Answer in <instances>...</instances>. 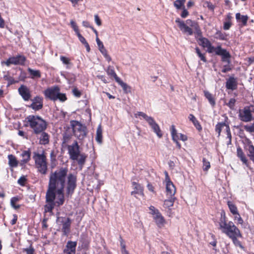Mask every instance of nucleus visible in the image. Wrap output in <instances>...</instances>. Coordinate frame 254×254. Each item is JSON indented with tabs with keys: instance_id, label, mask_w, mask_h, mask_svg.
<instances>
[{
	"instance_id": "45",
	"label": "nucleus",
	"mask_w": 254,
	"mask_h": 254,
	"mask_svg": "<svg viewBox=\"0 0 254 254\" xmlns=\"http://www.w3.org/2000/svg\"><path fill=\"white\" fill-rule=\"evenodd\" d=\"M134 116L135 118H137V117H142L147 122H148L151 119V117L148 116L146 114L142 112H137L136 113L134 114Z\"/></svg>"
},
{
	"instance_id": "31",
	"label": "nucleus",
	"mask_w": 254,
	"mask_h": 254,
	"mask_svg": "<svg viewBox=\"0 0 254 254\" xmlns=\"http://www.w3.org/2000/svg\"><path fill=\"white\" fill-rule=\"evenodd\" d=\"M21 156L23 158V159L21 160V162H23L24 164L27 163L30 160V150L28 149L27 150L23 151L21 154Z\"/></svg>"
},
{
	"instance_id": "7",
	"label": "nucleus",
	"mask_w": 254,
	"mask_h": 254,
	"mask_svg": "<svg viewBox=\"0 0 254 254\" xmlns=\"http://www.w3.org/2000/svg\"><path fill=\"white\" fill-rule=\"evenodd\" d=\"M79 145L76 141H75L72 145H68V150L70 158L72 160H77L79 156Z\"/></svg>"
},
{
	"instance_id": "14",
	"label": "nucleus",
	"mask_w": 254,
	"mask_h": 254,
	"mask_svg": "<svg viewBox=\"0 0 254 254\" xmlns=\"http://www.w3.org/2000/svg\"><path fill=\"white\" fill-rule=\"evenodd\" d=\"M175 22L178 24L179 28L184 33H188L189 35H192V30L187 26V24L185 23L184 21L181 20L179 18H177L176 19Z\"/></svg>"
},
{
	"instance_id": "15",
	"label": "nucleus",
	"mask_w": 254,
	"mask_h": 254,
	"mask_svg": "<svg viewBox=\"0 0 254 254\" xmlns=\"http://www.w3.org/2000/svg\"><path fill=\"white\" fill-rule=\"evenodd\" d=\"M148 124L153 129V131L156 134L158 137L161 138L162 137L163 134L160 128L159 125L156 123L154 119H151L147 122Z\"/></svg>"
},
{
	"instance_id": "42",
	"label": "nucleus",
	"mask_w": 254,
	"mask_h": 254,
	"mask_svg": "<svg viewBox=\"0 0 254 254\" xmlns=\"http://www.w3.org/2000/svg\"><path fill=\"white\" fill-rule=\"evenodd\" d=\"M15 56L9 57L6 61H3L2 64H4L6 66H9L11 64L16 65Z\"/></svg>"
},
{
	"instance_id": "20",
	"label": "nucleus",
	"mask_w": 254,
	"mask_h": 254,
	"mask_svg": "<svg viewBox=\"0 0 254 254\" xmlns=\"http://www.w3.org/2000/svg\"><path fill=\"white\" fill-rule=\"evenodd\" d=\"M132 185L134 187V190L131 192V195H134L135 194H138L140 195H143V187L139 184L136 183L135 182H132Z\"/></svg>"
},
{
	"instance_id": "9",
	"label": "nucleus",
	"mask_w": 254,
	"mask_h": 254,
	"mask_svg": "<svg viewBox=\"0 0 254 254\" xmlns=\"http://www.w3.org/2000/svg\"><path fill=\"white\" fill-rule=\"evenodd\" d=\"M32 103L28 106V107L35 111H39L43 107V98L40 96H36L31 99Z\"/></svg>"
},
{
	"instance_id": "46",
	"label": "nucleus",
	"mask_w": 254,
	"mask_h": 254,
	"mask_svg": "<svg viewBox=\"0 0 254 254\" xmlns=\"http://www.w3.org/2000/svg\"><path fill=\"white\" fill-rule=\"evenodd\" d=\"M237 238L238 237H234L233 238L231 239L235 245V246L240 247L242 249H244V247L242 245L241 242L238 240Z\"/></svg>"
},
{
	"instance_id": "35",
	"label": "nucleus",
	"mask_w": 254,
	"mask_h": 254,
	"mask_svg": "<svg viewBox=\"0 0 254 254\" xmlns=\"http://www.w3.org/2000/svg\"><path fill=\"white\" fill-rule=\"evenodd\" d=\"M16 65H24L26 60V57L23 55H17L15 56Z\"/></svg>"
},
{
	"instance_id": "47",
	"label": "nucleus",
	"mask_w": 254,
	"mask_h": 254,
	"mask_svg": "<svg viewBox=\"0 0 254 254\" xmlns=\"http://www.w3.org/2000/svg\"><path fill=\"white\" fill-rule=\"evenodd\" d=\"M59 100L61 102H64L67 100L65 94L61 93L60 91L58 92V95L56 97V100Z\"/></svg>"
},
{
	"instance_id": "21",
	"label": "nucleus",
	"mask_w": 254,
	"mask_h": 254,
	"mask_svg": "<svg viewBox=\"0 0 254 254\" xmlns=\"http://www.w3.org/2000/svg\"><path fill=\"white\" fill-rule=\"evenodd\" d=\"M166 183L167 195L169 196H174V194L176 192V188L173 182L170 181V183Z\"/></svg>"
},
{
	"instance_id": "58",
	"label": "nucleus",
	"mask_w": 254,
	"mask_h": 254,
	"mask_svg": "<svg viewBox=\"0 0 254 254\" xmlns=\"http://www.w3.org/2000/svg\"><path fill=\"white\" fill-rule=\"evenodd\" d=\"M79 40L84 45L87 43V41L86 39L82 36V35L80 33V32H77V33L76 34Z\"/></svg>"
},
{
	"instance_id": "25",
	"label": "nucleus",
	"mask_w": 254,
	"mask_h": 254,
	"mask_svg": "<svg viewBox=\"0 0 254 254\" xmlns=\"http://www.w3.org/2000/svg\"><path fill=\"white\" fill-rule=\"evenodd\" d=\"M60 60L62 62L63 64L65 65L66 69H70L73 66V63L71 62V59L68 57L61 56Z\"/></svg>"
},
{
	"instance_id": "63",
	"label": "nucleus",
	"mask_w": 254,
	"mask_h": 254,
	"mask_svg": "<svg viewBox=\"0 0 254 254\" xmlns=\"http://www.w3.org/2000/svg\"><path fill=\"white\" fill-rule=\"evenodd\" d=\"M193 125L196 127V128L198 130L200 131L202 130V127L199 123V122L196 120L195 121L192 122Z\"/></svg>"
},
{
	"instance_id": "22",
	"label": "nucleus",
	"mask_w": 254,
	"mask_h": 254,
	"mask_svg": "<svg viewBox=\"0 0 254 254\" xmlns=\"http://www.w3.org/2000/svg\"><path fill=\"white\" fill-rule=\"evenodd\" d=\"M245 149L248 151V156L254 163V146L252 144L251 141H250L248 145L245 147Z\"/></svg>"
},
{
	"instance_id": "23",
	"label": "nucleus",
	"mask_w": 254,
	"mask_h": 254,
	"mask_svg": "<svg viewBox=\"0 0 254 254\" xmlns=\"http://www.w3.org/2000/svg\"><path fill=\"white\" fill-rule=\"evenodd\" d=\"M153 218L159 227H161L165 223V219L159 211H157L156 214L154 215Z\"/></svg>"
},
{
	"instance_id": "1",
	"label": "nucleus",
	"mask_w": 254,
	"mask_h": 254,
	"mask_svg": "<svg viewBox=\"0 0 254 254\" xmlns=\"http://www.w3.org/2000/svg\"><path fill=\"white\" fill-rule=\"evenodd\" d=\"M67 167H61L54 172H51L49 177L48 189L46 193L45 212H52L55 207H60L64 202V189L66 178H67L66 194L72 195L76 188V176L73 174H67Z\"/></svg>"
},
{
	"instance_id": "6",
	"label": "nucleus",
	"mask_w": 254,
	"mask_h": 254,
	"mask_svg": "<svg viewBox=\"0 0 254 254\" xmlns=\"http://www.w3.org/2000/svg\"><path fill=\"white\" fill-rule=\"evenodd\" d=\"M206 48H207V52L208 53H212L213 52H215L216 55L222 57L223 60H224V59H226L227 56L226 52L227 51L225 49H223L221 46H217L215 47L210 44V45L208 44V46Z\"/></svg>"
},
{
	"instance_id": "41",
	"label": "nucleus",
	"mask_w": 254,
	"mask_h": 254,
	"mask_svg": "<svg viewBox=\"0 0 254 254\" xmlns=\"http://www.w3.org/2000/svg\"><path fill=\"white\" fill-rule=\"evenodd\" d=\"M19 200V198L17 196L12 197L10 199L11 206L15 209H18L20 207V205L16 204V202Z\"/></svg>"
},
{
	"instance_id": "4",
	"label": "nucleus",
	"mask_w": 254,
	"mask_h": 254,
	"mask_svg": "<svg viewBox=\"0 0 254 254\" xmlns=\"http://www.w3.org/2000/svg\"><path fill=\"white\" fill-rule=\"evenodd\" d=\"M253 105L248 106L244 107L243 113H241L242 110H239V118L243 122H249L253 120V116L252 112L254 110L251 109Z\"/></svg>"
},
{
	"instance_id": "55",
	"label": "nucleus",
	"mask_w": 254,
	"mask_h": 254,
	"mask_svg": "<svg viewBox=\"0 0 254 254\" xmlns=\"http://www.w3.org/2000/svg\"><path fill=\"white\" fill-rule=\"evenodd\" d=\"M245 129L249 132H254V125L248 126L245 125L244 126Z\"/></svg>"
},
{
	"instance_id": "34",
	"label": "nucleus",
	"mask_w": 254,
	"mask_h": 254,
	"mask_svg": "<svg viewBox=\"0 0 254 254\" xmlns=\"http://www.w3.org/2000/svg\"><path fill=\"white\" fill-rule=\"evenodd\" d=\"M226 217L225 215V213L224 211H222L221 213V218L219 222V229L220 230L223 229V227H225L226 226Z\"/></svg>"
},
{
	"instance_id": "16",
	"label": "nucleus",
	"mask_w": 254,
	"mask_h": 254,
	"mask_svg": "<svg viewBox=\"0 0 254 254\" xmlns=\"http://www.w3.org/2000/svg\"><path fill=\"white\" fill-rule=\"evenodd\" d=\"M238 87L237 78L234 76H230L226 82V88L227 89L233 91L236 90Z\"/></svg>"
},
{
	"instance_id": "57",
	"label": "nucleus",
	"mask_w": 254,
	"mask_h": 254,
	"mask_svg": "<svg viewBox=\"0 0 254 254\" xmlns=\"http://www.w3.org/2000/svg\"><path fill=\"white\" fill-rule=\"evenodd\" d=\"M119 239L120 242V246L121 247V251L126 250L125 242L121 235H120Z\"/></svg>"
},
{
	"instance_id": "61",
	"label": "nucleus",
	"mask_w": 254,
	"mask_h": 254,
	"mask_svg": "<svg viewBox=\"0 0 254 254\" xmlns=\"http://www.w3.org/2000/svg\"><path fill=\"white\" fill-rule=\"evenodd\" d=\"M186 23L187 24L189 25V26L195 27L196 25H198L197 23L194 21L191 20V19H188L186 20Z\"/></svg>"
},
{
	"instance_id": "48",
	"label": "nucleus",
	"mask_w": 254,
	"mask_h": 254,
	"mask_svg": "<svg viewBox=\"0 0 254 254\" xmlns=\"http://www.w3.org/2000/svg\"><path fill=\"white\" fill-rule=\"evenodd\" d=\"M194 29H195L194 33L196 35L195 37L196 38H197V37L203 38L202 32L201 31V29H200L198 24L195 25V27H194Z\"/></svg>"
},
{
	"instance_id": "53",
	"label": "nucleus",
	"mask_w": 254,
	"mask_h": 254,
	"mask_svg": "<svg viewBox=\"0 0 254 254\" xmlns=\"http://www.w3.org/2000/svg\"><path fill=\"white\" fill-rule=\"evenodd\" d=\"M27 180L25 176H22L20 177V178L18 180L17 183L21 186H24L26 183Z\"/></svg>"
},
{
	"instance_id": "18",
	"label": "nucleus",
	"mask_w": 254,
	"mask_h": 254,
	"mask_svg": "<svg viewBox=\"0 0 254 254\" xmlns=\"http://www.w3.org/2000/svg\"><path fill=\"white\" fill-rule=\"evenodd\" d=\"M33 158L35 160L36 166L40 164H44V163H47L46 157L44 153L40 154L38 153L34 152Z\"/></svg>"
},
{
	"instance_id": "10",
	"label": "nucleus",
	"mask_w": 254,
	"mask_h": 254,
	"mask_svg": "<svg viewBox=\"0 0 254 254\" xmlns=\"http://www.w3.org/2000/svg\"><path fill=\"white\" fill-rule=\"evenodd\" d=\"M226 59H224V60H223L222 57H221V62L223 63H226V64L223 65V69L221 70V71L223 73H226L228 71L232 70V69L231 61V55L228 51L226 52Z\"/></svg>"
},
{
	"instance_id": "19",
	"label": "nucleus",
	"mask_w": 254,
	"mask_h": 254,
	"mask_svg": "<svg viewBox=\"0 0 254 254\" xmlns=\"http://www.w3.org/2000/svg\"><path fill=\"white\" fill-rule=\"evenodd\" d=\"M236 19L237 21L239 23L241 27L245 26L247 25V22L249 17L247 15H242L240 13L236 14Z\"/></svg>"
},
{
	"instance_id": "40",
	"label": "nucleus",
	"mask_w": 254,
	"mask_h": 254,
	"mask_svg": "<svg viewBox=\"0 0 254 254\" xmlns=\"http://www.w3.org/2000/svg\"><path fill=\"white\" fill-rule=\"evenodd\" d=\"M175 197L174 196H169V198L164 201V205L165 207H170L173 206Z\"/></svg>"
},
{
	"instance_id": "54",
	"label": "nucleus",
	"mask_w": 254,
	"mask_h": 254,
	"mask_svg": "<svg viewBox=\"0 0 254 254\" xmlns=\"http://www.w3.org/2000/svg\"><path fill=\"white\" fill-rule=\"evenodd\" d=\"M174 6L178 9H180L183 7L182 3L181 2L180 0H176L174 2Z\"/></svg>"
},
{
	"instance_id": "39",
	"label": "nucleus",
	"mask_w": 254,
	"mask_h": 254,
	"mask_svg": "<svg viewBox=\"0 0 254 254\" xmlns=\"http://www.w3.org/2000/svg\"><path fill=\"white\" fill-rule=\"evenodd\" d=\"M195 50L197 56L204 63H206L207 60L205 56V53H202L199 48L197 47H195Z\"/></svg>"
},
{
	"instance_id": "26",
	"label": "nucleus",
	"mask_w": 254,
	"mask_h": 254,
	"mask_svg": "<svg viewBox=\"0 0 254 254\" xmlns=\"http://www.w3.org/2000/svg\"><path fill=\"white\" fill-rule=\"evenodd\" d=\"M103 129L101 125L100 124L96 129V142L101 144L103 143Z\"/></svg>"
},
{
	"instance_id": "2",
	"label": "nucleus",
	"mask_w": 254,
	"mask_h": 254,
	"mask_svg": "<svg viewBox=\"0 0 254 254\" xmlns=\"http://www.w3.org/2000/svg\"><path fill=\"white\" fill-rule=\"evenodd\" d=\"M26 120L29 124V126L33 129L36 134H40L44 131L47 127V122L40 116L29 115L26 118Z\"/></svg>"
},
{
	"instance_id": "12",
	"label": "nucleus",
	"mask_w": 254,
	"mask_h": 254,
	"mask_svg": "<svg viewBox=\"0 0 254 254\" xmlns=\"http://www.w3.org/2000/svg\"><path fill=\"white\" fill-rule=\"evenodd\" d=\"M18 92L24 101H28L31 99V94L29 88L27 86L21 85L18 88Z\"/></svg>"
},
{
	"instance_id": "13",
	"label": "nucleus",
	"mask_w": 254,
	"mask_h": 254,
	"mask_svg": "<svg viewBox=\"0 0 254 254\" xmlns=\"http://www.w3.org/2000/svg\"><path fill=\"white\" fill-rule=\"evenodd\" d=\"M76 246V242L68 241L64 250V254H75Z\"/></svg>"
},
{
	"instance_id": "5",
	"label": "nucleus",
	"mask_w": 254,
	"mask_h": 254,
	"mask_svg": "<svg viewBox=\"0 0 254 254\" xmlns=\"http://www.w3.org/2000/svg\"><path fill=\"white\" fill-rule=\"evenodd\" d=\"M59 91H60V87L58 86H55L46 89L44 91V94L46 99L55 101Z\"/></svg>"
},
{
	"instance_id": "24",
	"label": "nucleus",
	"mask_w": 254,
	"mask_h": 254,
	"mask_svg": "<svg viewBox=\"0 0 254 254\" xmlns=\"http://www.w3.org/2000/svg\"><path fill=\"white\" fill-rule=\"evenodd\" d=\"M39 138L40 144L42 145H46L49 143L50 136L48 133L43 131Z\"/></svg>"
},
{
	"instance_id": "11",
	"label": "nucleus",
	"mask_w": 254,
	"mask_h": 254,
	"mask_svg": "<svg viewBox=\"0 0 254 254\" xmlns=\"http://www.w3.org/2000/svg\"><path fill=\"white\" fill-rule=\"evenodd\" d=\"M96 43L98 46V48L102 54L104 56L105 59L108 62L111 60L110 56L108 54V52L105 48L103 42L98 37V32L96 31Z\"/></svg>"
},
{
	"instance_id": "30",
	"label": "nucleus",
	"mask_w": 254,
	"mask_h": 254,
	"mask_svg": "<svg viewBox=\"0 0 254 254\" xmlns=\"http://www.w3.org/2000/svg\"><path fill=\"white\" fill-rule=\"evenodd\" d=\"M27 70L30 73L31 78L32 79L39 78L41 76V72L39 70H34L29 67L28 68Z\"/></svg>"
},
{
	"instance_id": "33",
	"label": "nucleus",
	"mask_w": 254,
	"mask_h": 254,
	"mask_svg": "<svg viewBox=\"0 0 254 254\" xmlns=\"http://www.w3.org/2000/svg\"><path fill=\"white\" fill-rule=\"evenodd\" d=\"M107 72L111 77H114L117 82L120 79V78L119 77L116 73L113 67L111 66H109Z\"/></svg>"
},
{
	"instance_id": "27",
	"label": "nucleus",
	"mask_w": 254,
	"mask_h": 254,
	"mask_svg": "<svg viewBox=\"0 0 254 254\" xmlns=\"http://www.w3.org/2000/svg\"><path fill=\"white\" fill-rule=\"evenodd\" d=\"M204 95L205 97L208 100L211 106L213 107H214L216 104V102L213 95L209 91L205 90L204 91Z\"/></svg>"
},
{
	"instance_id": "52",
	"label": "nucleus",
	"mask_w": 254,
	"mask_h": 254,
	"mask_svg": "<svg viewBox=\"0 0 254 254\" xmlns=\"http://www.w3.org/2000/svg\"><path fill=\"white\" fill-rule=\"evenodd\" d=\"M50 158L52 163V167L53 168L55 165V162H56V154L55 153L54 151H52L50 153Z\"/></svg>"
},
{
	"instance_id": "44",
	"label": "nucleus",
	"mask_w": 254,
	"mask_h": 254,
	"mask_svg": "<svg viewBox=\"0 0 254 254\" xmlns=\"http://www.w3.org/2000/svg\"><path fill=\"white\" fill-rule=\"evenodd\" d=\"M226 124L225 122L218 123L215 126V131L218 134V136L220 135L222 128L226 126Z\"/></svg>"
},
{
	"instance_id": "8",
	"label": "nucleus",
	"mask_w": 254,
	"mask_h": 254,
	"mask_svg": "<svg viewBox=\"0 0 254 254\" xmlns=\"http://www.w3.org/2000/svg\"><path fill=\"white\" fill-rule=\"evenodd\" d=\"M223 233L226 234L230 239H232L234 237H242V235L240 230L237 228H225V229L221 230Z\"/></svg>"
},
{
	"instance_id": "32",
	"label": "nucleus",
	"mask_w": 254,
	"mask_h": 254,
	"mask_svg": "<svg viewBox=\"0 0 254 254\" xmlns=\"http://www.w3.org/2000/svg\"><path fill=\"white\" fill-rule=\"evenodd\" d=\"M227 205L228 206L230 212L233 215H239L237 207L235 204H234L232 202L228 201L227 202Z\"/></svg>"
},
{
	"instance_id": "56",
	"label": "nucleus",
	"mask_w": 254,
	"mask_h": 254,
	"mask_svg": "<svg viewBox=\"0 0 254 254\" xmlns=\"http://www.w3.org/2000/svg\"><path fill=\"white\" fill-rule=\"evenodd\" d=\"M4 78L8 81V85H12L18 82V81L15 80L12 77L8 78L7 76H4Z\"/></svg>"
},
{
	"instance_id": "3",
	"label": "nucleus",
	"mask_w": 254,
	"mask_h": 254,
	"mask_svg": "<svg viewBox=\"0 0 254 254\" xmlns=\"http://www.w3.org/2000/svg\"><path fill=\"white\" fill-rule=\"evenodd\" d=\"M73 133L78 139H82L86 136V127L80 122L72 120L70 122Z\"/></svg>"
},
{
	"instance_id": "50",
	"label": "nucleus",
	"mask_w": 254,
	"mask_h": 254,
	"mask_svg": "<svg viewBox=\"0 0 254 254\" xmlns=\"http://www.w3.org/2000/svg\"><path fill=\"white\" fill-rule=\"evenodd\" d=\"M203 7H207L209 10L213 11L215 9V6L210 1H205L203 3Z\"/></svg>"
},
{
	"instance_id": "49",
	"label": "nucleus",
	"mask_w": 254,
	"mask_h": 254,
	"mask_svg": "<svg viewBox=\"0 0 254 254\" xmlns=\"http://www.w3.org/2000/svg\"><path fill=\"white\" fill-rule=\"evenodd\" d=\"M203 163V170L204 171H207L210 167V162L205 158L202 159Z\"/></svg>"
},
{
	"instance_id": "38",
	"label": "nucleus",
	"mask_w": 254,
	"mask_h": 254,
	"mask_svg": "<svg viewBox=\"0 0 254 254\" xmlns=\"http://www.w3.org/2000/svg\"><path fill=\"white\" fill-rule=\"evenodd\" d=\"M198 40L200 42L199 43V45L201 46L203 48H206L208 46V44H211L210 41L206 38H198Z\"/></svg>"
},
{
	"instance_id": "59",
	"label": "nucleus",
	"mask_w": 254,
	"mask_h": 254,
	"mask_svg": "<svg viewBox=\"0 0 254 254\" xmlns=\"http://www.w3.org/2000/svg\"><path fill=\"white\" fill-rule=\"evenodd\" d=\"M70 24L76 34L77 33V32H79L78 26L73 20H71Z\"/></svg>"
},
{
	"instance_id": "29",
	"label": "nucleus",
	"mask_w": 254,
	"mask_h": 254,
	"mask_svg": "<svg viewBox=\"0 0 254 254\" xmlns=\"http://www.w3.org/2000/svg\"><path fill=\"white\" fill-rule=\"evenodd\" d=\"M237 156L240 159L243 163L245 165H247L248 160L246 158L242 148L240 146L237 148Z\"/></svg>"
},
{
	"instance_id": "64",
	"label": "nucleus",
	"mask_w": 254,
	"mask_h": 254,
	"mask_svg": "<svg viewBox=\"0 0 254 254\" xmlns=\"http://www.w3.org/2000/svg\"><path fill=\"white\" fill-rule=\"evenodd\" d=\"M24 251L26 252V254H34L35 250L34 248L31 246L29 248L25 249Z\"/></svg>"
},
{
	"instance_id": "51",
	"label": "nucleus",
	"mask_w": 254,
	"mask_h": 254,
	"mask_svg": "<svg viewBox=\"0 0 254 254\" xmlns=\"http://www.w3.org/2000/svg\"><path fill=\"white\" fill-rule=\"evenodd\" d=\"M236 99L235 98H231L228 103H226V105L228 106L230 109L234 110L235 109V104L236 103Z\"/></svg>"
},
{
	"instance_id": "62",
	"label": "nucleus",
	"mask_w": 254,
	"mask_h": 254,
	"mask_svg": "<svg viewBox=\"0 0 254 254\" xmlns=\"http://www.w3.org/2000/svg\"><path fill=\"white\" fill-rule=\"evenodd\" d=\"M77 160H78V163L79 165H83L85 161V157L83 155H81L79 158L77 159Z\"/></svg>"
},
{
	"instance_id": "43",
	"label": "nucleus",
	"mask_w": 254,
	"mask_h": 254,
	"mask_svg": "<svg viewBox=\"0 0 254 254\" xmlns=\"http://www.w3.org/2000/svg\"><path fill=\"white\" fill-rule=\"evenodd\" d=\"M37 168L39 172L42 174H46L47 170V163L37 165Z\"/></svg>"
},
{
	"instance_id": "28",
	"label": "nucleus",
	"mask_w": 254,
	"mask_h": 254,
	"mask_svg": "<svg viewBox=\"0 0 254 254\" xmlns=\"http://www.w3.org/2000/svg\"><path fill=\"white\" fill-rule=\"evenodd\" d=\"M8 165L11 167H16L18 166V161L15 156L12 154L8 155Z\"/></svg>"
},
{
	"instance_id": "17",
	"label": "nucleus",
	"mask_w": 254,
	"mask_h": 254,
	"mask_svg": "<svg viewBox=\"0 0 254 254\" xmlns=\"http://www.w3.org/2000/svg\"><path fill=\"white\" fill-rule=\"evenodd\" d=\"M63 227L62 231L64 236H67L70 232L71 221L68 217L65 218L64 220L62 221Z\"/></svg>"
},
{
	"instance_id": "60",
	"label": "nucleus",
	"mask_w": 254,
	"mask_h": 254,
	"mask_svg": "<svg viewBox=\"0 0 254 254\" xmlns=\"http://www.w3.org/2000/svg\"><path fill=\"white\" fill-rule=\"evenodd\" d=\"M72 93L76 97H80L81 95V92L77 88H74L72 89Z\"/></svg>"
},
{
	"instance_id": "37",
	"label": "nucleus",
	"mask_w": 254,
	"mask_h": 254,
	"mask_svg": "<svg viewBox=\"0 0 254 254\" xmlns=\"http://www.w3.org/2000/svg\"><path fill=\"white\" fill-rule=\"evenodd\" d=\"M117 83L121 86L123 88V90L125 93H128L130 92L131 87L128 86L127 83L124 82L121 79Z\"/></svg>"
},
{
	"instance_id": "36",
	"label": "nucleus",
	"mask_w": 254,
	"mask_h": 254,
	"mask_svg": "<svg viewBox=\"0 0 254 254\" xmlns=\"http://www.w3.org/2000/svg\"><path fill=\"white\" fill-rule=\"evenodd\" d=\"M227 35L225 33H222L218 30L215 34L214 38L220 40H226Z\"/></svg>"
}]
</instances>
